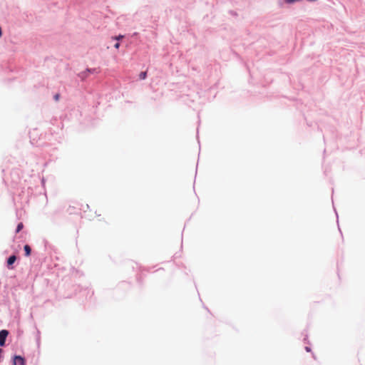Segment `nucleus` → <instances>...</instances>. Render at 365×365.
<instances>
[{
  "label": "nucleus",
  "instance_id": "obj_1",
  "mask_svg": "<svg viewBox=\"0 0 365 365\" xmlns=\"http://www.w3.org/2000/svg\"><path fill=\"white\" fill-rule=\"evenodd\" d=\"M9 334L7 330L3 329L0 331V346H4L5 345L6 339Z\"/></svg>",
  "mask_w": 365,
  "mask_h": 365
},
{
  "label": "nucleus",
  "instance_id": "obj_2",
  "mask_svg": "<svg viewBox=\"0 0 365 365\" xmlns=\"http://www.w3.org/2000/svg\"><path fill=\"white\" fill-rule=\"evenodd\" d=\"M14 365H25V360L20 356H15L14 358Z\"/></svg>",
  "mask_w": 365,
  "mask_h": 365
},
{
  "label": "nucleus",
  "instance_id": "obj_3",
  "mask_svg": "<svg viewBox=\"0 0 365 365\" xmlns=\"http://www.w3.org/2000/svg\"><path fill=\"white\" fill-rule=\"evenodd\" d=\"M16 260V257L15 255L10 256L9 257V259H7V265L9 267H10L15 262Z\"/></svg>",
  "mask_w": 365,
  "mask_h": 365
},
{
  "label": "nucleus",
  "instance_id": "obj_4",
  "mask_svg": "<svg viewBox=\"0 0 365 365\" xmlns=\"http://www.w3.org/2000/svg\"><path fill=\"white\" fill-rule=\"evenodd\" d=\"M24 250L25 251L26 256L28 257L31 255V249L29 245H24Z\"/></svg>",
  "mask_w": 365,
  "mask_h": 365
},
{
  "label": "nucleus",
  "instance_id": "obj_5",
  "mask_svg": "<svg viewBox=\"0 0 365 365\" xmlns=\"http://www.w3.org/2000/svg\"><path fill=\"white\" fill-rule=\"evenodd\" d=\"M147 77V72L146 71H144V72H141L140 74H139V78L141 79V80H144Z\"/></svg>",
  "mask_w": 365,
  "mask_h": 365
},
{
  "label": "nucleus",
  "instance_id": "obj_6",
  "mask_svg": "<svg viewBox=\"0 0 365 365\" xmlns=\"http://www.w3.org/2000/svg\"><path fill=\"white\" fill-rule=\"evenodd\" d=\"M24 227V224L22 222L19 223L16 227V232L18 233Z\"/></svg>",
  "mask_w": 365,
  "mask_h": 365
},
{
  "label": "nucleus",
  "instance_id": "obj_7",
  "mask_svg": "<svg viewBox=\"0 0 365 365\" xmlns=\"http://www.w3.org/2000/svg\"><path fill=\"white\" fill-rule=\"evenodd\" d=\"M123 37H124V36H123V35H118L117 36L113 37V38L115 40L119 41V40L122 39Z\"/></svg>",
  "mask_w": 365,
  "mask_h": 365
},
{
  "label": "nucleus",
  "instance_id": "obj_8",
  "mask_svg": "<svg viewBox=\"0 0 365 365\" xmlns=\"http://www.w3.org/2000/svg\"><path fill=\"white\" fill-rule=\"evenodd\" d=\"M59 97H60V95H59L58 93L56 94V95L54 96V99H55V101H58Z\"/></svg>",
  "mask_w": 365,
  "mask_h": 365
},
{
  "label": "nucleus",
  "instance_id": "obj_9",
  "mask_svg": "<svg viewBox=\"0 0 365 365\" xmlns=\"http://www.w3.org/2000/svg\"><path fill=\"white\" fill-rule=\"evenodd\" d=\"M114 47H115V48H117V49H118V48H119V47H120V43H116L114 45Z\"/></svg>",
  "mask_w": 365,
  "mask_h": 365
},
{
  "label": "nucleus",
  "instance_id": "obj_10",
  "mask_svg": "<svg viewBox=\"0 0 365 365\" xmlns=\"http://www.w3.org/2000/svg\"><path fill=\"white\" fill-rule=\"evenodd\" d=\"M306 350H307V351H310V349H309V347H306Z\"/></svg>",
  "mask_w": 365,
  "mask_h": 365
}]
</instances>
